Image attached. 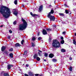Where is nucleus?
Masks as SVG:
<instances>
[{
  "instance_id": "nucleus-1",
  "label": "nucleus",
  "mask_w": 76,
  "mask_h": 76,
  "mask_svg": "<svg viewBox=\"0 0 76 76\" xmlns=\"http://www.w3.org/2000/svg\"><path fill=\"white\" fill-rule=\"evenodd\" d=\"M0 13L4 18L6 19L10 16L11 12L9 8L6 7L2 6L0 9Z\"/></svg>"
},
{
  "instance_id": "nucleus-2",
  "label": "nucleus",
  "mask_w": 76,
  "mask_h": 76,
  "mask_svg": "<svg viewBox=\"0 0 76 76\" xmlns=\"http://www.w3.org/2000/svg\"><path fill=\"white\" fill-rule=\"evenodd\" d=\"M22 20L23 22V23L20 24L19 26V31H23V29H25L27 26V23H26L25 20L23 19V18H22Z\"/></svg>"
},
{
  "instance_id": "nucleus-3",
  "label": "nucleus",
  "mask_w": 76,
  "mask_h": 76,
  "mask_svg": "<svg viewBox=\"0 0 76 76\" xmlns=\"http://www.w3.org/2000/svg\"><path fill=\"white\" fill-rule=\"evenodd\" d=\"M53 13H54V10L52 8L51 10V12L48 13V18L50 19V21H54L55 20V17H54V16L51 15V14H53Z\"/></svg>"
},
{
  "instance_id": "nucleus-4",
  "label": "nucleus",
  "mask_w": 76,
  "mask_h": 76,
  "mask_svg": "<svg viewBox=\"0 0 76 76\" xmlns=\"http://www.w3.org/2000/svg\"><path fill=\"white\" fill-rule=\"evenodd\" d=\"M52 45L53 47H55V48H59L60 47V44L59 42L57 40H54L53 41L52 43Z\"/></svg>"
},
{
  "instance_id": "nucleus-5",
  "label": "nucleus",
  "mask_w": 76,
  "mask_h": 76,
  "mask_svg": "<svg viewBox=\"0 0 76 76\" xmlns=\"http://www.w3.org/2000/svg\"><path fill=\"white\" fill-rule=\"evenodd\" d=\"M11 67H13V65L12 64H9L7 65V69L8 70H10Z\"/></svg>"
},
{
  "instance_id": "nucleus-6",
  "label": "nucleus",
  "mask_w": 76,
  "mask_h": 76,
  "mask_svg": "<svg viewBox=\"0 0 76 76\" xmlns=\"http://www.w3.org/2000/svg\"><path fill=\"white\" fill-rule=\"evenodd\" d=\"M42 33L43 35H46V34H47V32L44 29L43 30Z\"/></svg>"
},
{
  "instance_id": "nucleus-7",
  "label": "nucleus",
  "mask_w": 76,
  "mask_h": 76,
  "mask_svg": "<svg viewBox=\"0 0 76 76\" xmlns=\"http://www.w3.org/2000/svg\"><path fill=\"white\" fill-rule=\"evenodd\" d=\"M54 56V55L53 53H50L49 55V56L50 58H52Z\"/></svg>"
},
{
  "instance_id": "nucleus-8",
  "label": "nucleus",
  "mask_w": 76,
  "mask_h": 76,
  "mask_svg": "<svg viewBox=\"0 0 76 76\" xmlns=\"http://www.w3.org/2000/svg\"><path fill=\"white\" fill-rule=\"evenodd\" d=\"M30 15H31L32 16H38V15L35 14H32V12H30Z\"/></svg>"
},
{
  "instance_id": "nucleus-9",
  "label": "nucleus",
  "mask_w": 76,
  "mask_h": 76,
  "mask_svg": "<svg viewBox=\"0 0 76 76\" xmlns=\"http://www.w3.org/2000/svg\"><path fill=\"white\" fill-rule=\"evenodd\" d=\"M5 49H6V47L4 46H2L1 48V50L2 51H3L4 50H5Z\"/></svg>"
},
{
  "instance_id": "nucleus-10",
  "label": "nucleus",
  "mask_w": 76,
  "mask_h": 76,
  "mask_svg": "<svg viewBox=\"0 0 76 76\" xmlns=\"http://www.w3.org/2000/svg\"><path fill=\"white\" fill-rule=\"evenodd\" d=\"M39 10L40 12H41L42 10V5H41L39 7Z\"/></svg>"
},
{
  "instance_id": "nucleus-11",
  "label": "nucleus",
  "mask_w": 76,
  "mask_h": 76,
  "mask_svg": "<svg viewBox=\"0 0 76 76\" xmlns=\"http://www.w3.org/2000/svg\"><path fill=\"white\" fill-rule=\"evenodd\" d=\"M18 12L17 11H14L13 12L14 15H15V16H17L18 15Z\"/></svg>"
},
{
  "instance_id": "nucleus-12",
  "label": "nucleus",
  "mask_w": 76,
  "mask_h": 76,
  "mask_svg": "<svg viewBox=\"0 0 76 76\" xmlns=\"http://www.w3.org/2000/svg\"><path fill=\"white\" fill-rule=\"evenodd\" d=\"M34 58H37L38 57V54H35L34 56Z\"/></svg>"
},
{
  "instance_id": "nucleus-13",
  "label": "nucleus",
  "mask_w": 76,
  "mask_h": 76,
  "mask_svg": "<svg viewBox=\"0 0 76 76\" xmlns=\"http://www.w3.org/2000/svg\"><path fill=\"white\" fill-rule=\"evenodd\" d=\"M15 47H20V45L19 43H17L15 45Z\"/></svg>"
},
{
  "instance_id": "nucleus-14",
  "label": "nucleus",
  "mask_w": 76,
  "mask_h": 76,
  "mask_svg": "<svg viewBox=\"0 0 76 76\" xmlns=\"http://www.w3.org/2000/svg\"><path fill=\"white\" fill-rule=\"evenodd\" d=\"M29 74L30 76H34V75L32 72H30L29 73Z\"/></svg>"
},
{
  "instance_id": "nucleus-15",
  "label": "nucleus",
  "mask_w": 76,
  "mask_h": 76,
  "mask_svg": "<svg viewBox=\"0 0 76 76\" xmlns=\"http://www.w3.org/2000/svg\"><path fill=\"white\" fill-rule=\"evenodd\" d=\"M46 31L48 32H50V31H51V29L50 28H47Z\"/></svg>"
},
{
  "instance_id": "nucleus-16",
  "label": "nucleus",
  "mask_w": 76,
  "mask_h": 76,
  "mask_svg": "<svg viewBox=\"0 0 76 76\" xmlns=\"http://www.w3.org/2000/svg\"><path fill=\"white\" fill-rule=\"evenodd\" d=\"M61 52H62V53H64V52H66V50L64 49H62L61 50Z\"/></svg>"
},
{
  "instance_id": "nucleus-17",
  "label": "nucleus",
  "mask_w": 76,
  "mask_h": 76,
  "mask_svg": "<svg viewBox=\"0 0 76 76\" xmlns=\"http://www.w3.org/2000/svg\"><path fill=\"white\" fill-rule=\"evenodd\" d=\"M4 76H10L9 75V73H5V74H4Z\"/></svg>"
},
{
  "instance_id": "nucleus-18",
  "label": "nucleus",
  "mask_w": 76,
  "mask_h": 76,
  "mask_svg": "<svg viewBox=\"0 0 76 76\" xmlns=\"http://www.w3.org/2000/svg\"><path fill=\"white\" fill-rule=\"evenodd\" d=\"M10 56L11 58H13V54L12 53H10Z\"/></svg>"
},
{
  "instance_id": "nucleus-19",
  "label": "nucleus",
  "mask_w": 76,
  "mask_h": 76,
  "mask_svg": "<svg viewBox=\"0 0 76 76\" xmlns=\"http://www.w3.org/2000/svg\"><path fill=\"white\" fill-rule=\"evenodd\" d=\"M72 67L71 66L70 67L69 69V71H70V72H72Z\"/></svg>"
},
{
  "instance_id": "nucleus-20",
  "label": "nucleus",
  "mask_w": 76,
  "mask_h": 76,
  "mask_svg": "<svg viewBox=\"0 0 76 76\" xmlns=\"http://www.w3.org/2000/svg\"><path fill=\"white\" fill-rule=\"evenodd\" d=\"M31 46L32 47H35V44L33 42H31Z\"/></svg>"
},
{
  "instance_id": "nucleus-21",
  "label": "nucleus",
  "mask_w": 76,
  "mask_h": 76,
  "mask_svg": "<svg viewBox=\"0 0 76 76\" xmlns=\"http://www.w3.org/2000/svg\"><path fill=\"white\" fill-rule=\"evenodd\" d=\"M57 61V59L55 58L53 59L52 60V61H53V62H56Z\"/></svg>"
},
{
  "instance_id": "nucleus-22",
  "label": "nucleus",
  "mask_w": 76,
  "mask_h": 76,
  "mask_svg": "<svg viewBox=\"0 0 76 76\" xmlns=\"http://www.w3.org/2000/svg\"><path fill=\"white\" fill-rule=\"evenodd\" d=\"M61 43L62 44H64V40H62L61 42Z\"/></svg>"
},
{
  "instance_id": "nucleus-23",
  "label": "nucleus",
  "mask_w": 76,
  "mask_h": 76,
  "mask_svg": "<svg viewBox=\"0 0 76 76\" xmlns=\"http://www.w3.org/2000/svg\"><path fill=\"white\" fill-rule=\"evenodd\" d=\"M44 56L45 57H48V53H45Z\"/></svg>"
},
{
  "instance_id": "nucleus-24",
  "label": "nucleus",
  "mask_w": 76,
  "mask_h": 76,
  "mask_svg": "<svg viewBox=\"0 0 76 76\" xmlns=\"http://www.w3.org/2000/svg\"><path fill=\"white\" fill-rule=\"evenodd\" d=\"M5 73L4 72V71L2 72L1 73V75H4V74H5Z\"/></svg>"
},
{
  "instance_id": "nucleus-25",
  "label": "nucleus",
  "mask_w": 76,
  "mask_h": 76,
  "mask_svg": "<svg viewBox=\"0 0 76 76\" xmlns=\"http://www.w3.org/2000/svg\"><path fill=\"white\" fill-rule=\"evenodd\" d=\"M14 4H18V1L17 0H15L14 1Z\"/></svg>"
},
{
  "instance_id": "nucleus-26",
  "label": "nucleus",
  "mask_w": 76,
  "mask_h": 76,
  "mask_svg": "<svg viewBox=\"0 0 76 76\" xmlns=\"http://www.w3.org/2000/svg\"><path fill=\"white\" fill-rule=\"evenodd\" d=\"M27 54V51L26 50L24 51L23 55H26Z\"/></svg>"
},
{
  "instance_id": "nucleus-27",
  "label": "nucleus",
  "mask_w": 76,
  "mask_h": 76,
  "mask_svg": "<svg viewBox=\"0 0 76 76\" xmlns=\"http://www.w3.org/2000/svg\"><path fill=\"white\" fill-rule=\"evenodd\" d=\"M37 61H39V60H40V58L38 57H37Z\"/></svg>"
},
{
  "instance_id": "nucleus-28",
  "label": "nucleus",
  "mask_w": 76,
  "mask_h": 76,
  "mask_svg": "<svg viewBox=\"0 0 76 76\" xmlns=\"http://www.w3.org/2000/svg\"><path fill=\"white\" fill-rule=\"evenodd\" d=\"M48 7L49 8H51L52 7H53V6H52V5H50L49 6H48Z\"/></svg>"
},
{
  "instance_id": "nucleus-29",
  "label": "nucleus",
  "mask_w": 76,
  "mask_h": 76,
  "mask_svg": "<svg viewBox=\"0 0 76 76\" xmlns=\"http://www.w3.org/2000/svg\"><path fill=\"white\" fill-rule=\"evenodd\" d=\"M59 15L60 16H64V14L61 13H60L59 14Z\"/></svg>"
},
{
  "instance_id": "nucleus-30",
  "label": "nucleus",
  "mask_w": 76,
  "mask_h": 76,
  "mask_svg": "<svg viewBox=\"0 0 76 76\" xmlns=\"http://www.w3.org/2000/svg\"><path fill=\"white\" fill-rule=\"evenodd\" d=\"M64 6L66 7H69V6L67 5L66 4H64Z\"/></svg>"
},
{
  "instance_id": "nucleus-31",
  "label": "nucleus",
  "mask_w": 76,
  "mask_h": 76,
  "mask_svg": "<svg viewBox=\"0 0 76 76\" xmlns=\"http://www.w3.org/2000/svg\"><path fill=\"white\" fill-rule=\"evenodd\" d=\"M9 51H13V48H11L9 50Z\"/></svg>"
},
{
  "instance_id": "nucleus-32",
  "label": "nucleus",
  "mask_w": 76,
  "mask_h": 76,
  "mask_svg": "<svg viewBox=\"0 0 76 76\" xmlns=\"http://www.w3.org/2000/svg\"><path fill=\"white\" fill-rule=\"evenodd\" d=\"M65 12L66 13H69V11L68 10H65Z\"/></svg>"
},
{
  "instance_id": "nucleus-33",
  "label": "nucleus",
  "mask_w": 76,
  "mask_h": 76,
  "mask_svg": "<svg viewBox=\"0 0 76 76\" xmlns=\"http://www.w3.org/2000/svg\"><path fill=\"white\" fill-rule=\"evenodd\" d=\"M32 40L33 41H35V38L34 37H33L32 38Z\"/></svg>"
},
{
  "instance_id": "nucleus-34",
  "label": "nucleus",
  "mask_w": 76,
  "mask_h": 76,
  "mask_svg": "<svg viewBox=\"0 0 76 76\" xmlns=\"http://www.w3.org/2000/svg\"><path fill=\"white\" fill-rule=\"evenodd\" d=\"M16 21H14L13 22V24L14 25H16Z\"/></svg>"
},
{
  "instance_id": "nucleus-35",
  "label": "nucleus",
  "mask_w": 76,
  "mask_h": 76,
  "mask_svg": "<svg viewBox=\"0 0 76 76\" xmlns=\"http://www.w3.org/2000/svg\"><path fill=\"white\" fill-rule=\"evenodd\" d=\"M24 42V41L23 40H22L21 41V44H23V42Z\"/></svg>"
},
{
  "instance_id": "nucleus-36",
  "label": "nucleus",
  "mask_w": 76,
  "mask_h": 76,
  "mask_svg": "<svg viewBox=\"0 0 76 76\" xmlns=\"http://www.w3.org/2000/svg\"><path fill=\"white\" fill-rule=\"evenodd\" d=\"M40 39H41V37L38 38V40H40Z\"/></svg>"
},
{
  "instance_id": "nucleus-37",
  "label": "nucleus",
  "mask_w": 76,
  "mask_h": 76,
  "mask_svg": "<svg viewBox=\"0 0 76 76\" xmlns=\"http://www.w3.org/2000/svg\"><path fill=\"white\" fill-rule=\"evenodd\" d=\"M9 31L10 33H12V30H10Z\"/></svg>"
},
{
  "instance_id": "nucleus-38",
  "label": "nucleus",
  "mask_w": 76,
  "mask_h": 76,
  "mask_svg": "<svg viewBox=\"0 0 76 76\" xmlns=\"http://www.w3.org/2000/svg\"><path fill=\"white\" fill-rule=\"evenodd\" d=\"M8 39H10V36H8Z\"/></svg>"
},
{
  "instance_id": "nucleus-39",
  "label": "nucleus",
  "mask_w": 76,
  "mask_h": 76,
  "mask_svg": "<svg viewBox=\"0 0 76 76\" xmlns=\"http://www.w3.org/2000/svg\"><path fill=\"white\" fill-rule=\"evenodd\" d=\"M38 54L39 56H41V54H40V53H39V52H38Z\"/></svg>"
},
{
  "instance_id": "nucleus-40",
  "label": "nucleus",
  "mask_w": 76,
  "mask_h": 76,
  "mask_svg": "<svg viewBox=\"0 0 76 76\" xmlns=\"http://www.w3.org/2000/svg\"><path fill=\"white\" fill-rule=\"evenodd\" d=\"M61 39H64L63 37H61Z\"/></svg>"
},
{
  "instance_id": "nucleus-41",
  "label": "nucleus",
  "mask_w": 76,
  "mask_h": 76,
  "mask_svg": "<svg viewBox=\"0 0 76 76\" xmlns=\"http://www.w3.org/2000/svg\"><path fill=\"white\" fill-rule=\"evenodd\" d=\"M25 76H28V75L26 74H25Z\"/></svg>"
},
{
  "instance_id": "nucleus-42",
  "label": "nucleus",
  "mask_w": 76,
  "mask_h": 76,
  "mask_svg": "<svg viewBox=\"0 0 76 76\" xmlns=\"http://www.w3.org/2000/svg\"><path fill=\"white\" fill-rule=\"evenodd\" d=\"M66 34V32L65 31H64L63 32V34Z\"/></svg>"
},
{
  "instance_id": "nucleus-43",
  "label": "nucleus",
  "mask_w": 76,
  "mask_h": 76,
  "mask_svg": "<svg viewBox=\"0 0 76 76\" xmlns=\"http://www.w3.org/2000/svg\"><path fill=\"white\" fill-rule=\"evenodd\" d=\"M26 67H28V66H29V65H28V64H27L26 65Z\"/></svg>"
},
{
  "instance_id": "nucleus-44",
  "label": "nucleus",
  "mask_w": 76,
  "mask_h": 76,
  "mask_svg": "<svg viewBox=\"0 0 76 76\" xmlns=\"http://www.w3.org/2000/svg\"><path fill=\"white\" fill-rule=\"evenodd\" d=\"M35 76H38V74H36L35 75Z\"/></svg>"
},
{
  "instance_id": "nucleus-45",
  "label": "nucleus",
  "mask_w": 76,
  "mask_h": 76,
  "mask_svg": "<svg viewBox=\"0 0 76 76\" xmlns=\"http://www.w3.org/2000/svg\"><path fill=\"white\" fill-rule=\"evenodd\" d=\"M69 60H72V58H70Z\"/></svg>"
},
{
  "instance_id": "nucleus-46",
  "label": "nucleus",
  "mask_w": 76,
  "mask_h": 76,
  "mask_svg": "<svg viewBox=\"0 0 76 76\" xmlns=\"http://www.w3.org/2000/svg\"><path fill=\"white\" fill-rule=\"evenodd\" d=\"M38 51L40 52V53H42V51L39 50H38Z\"/></svg>"
},
{
  "instance_id": "nucleus-47",
  "label": "nucleus",
  "mask_w": 76,
  "mask_h": 76,
  "mask_svg": "<svg viewBox=\"0 0 76 76\" xmlns=\"http://www.w3.org/2000/svg\"><path fill=\"white\" fill-rule=\"evenodd\" d=\"M39 32H38V36H39Z\"/></svg>"
},
{
  "instance_id": "nucleus-48",
  "label": "nucleus",
  "mask_w": 76,
  "mask_h": 76,
  "mask_svg": "<svg viewBox=\"0 0 76 76\" xmlns=\"http://www.w3.org/2000/svg\"><path fill=\"white\" fill-rule=\"evenodd\" d=\"M51 38H50L49 39V41H51Z\"/></svg>"
},
{
  "instance_id": "nucleus-49",
  "label": "nucleus",
  "mask_w": 76,
  "mask_h": 76,
  "mask_svg": "<svg viewBox=\"0 0 76 76\" xmlns=\"http://www.w3.org/2000/svg\"><path fill=\"white\" fill-rule=\"evenodd\" d=\"M3 25H1L0 26V27H1H1H3Z\"/></svg>"
},
{
  "instance_id": "nucleus-50",
  "label": "nucleus",
  "mask_w": 76,
  "mask_h": 76,
  "mask_svg": "<svg viewBox=\"0 0 76 76\" xmlns=\"http://www.w3.org/2000/svg\"><path fill=\"white\" fill-rule=\"evenodd\" d=\"M44 61H46V59H44Z\"/></svg>"
},
{
  "instance_id": "nucleus-51",
  "label": "nucleus",
  "mask_w": 76,
  "mask_h": 76,
  "mask_svg": "<svg viewBox=\"0 0 76 76\" xmlns=\"http://www.w3.org/2000/svg\"><path fill=\"white\" fill-rule=\"evenodd\" d=\"M54 3H56V1H54Z\"/></svg>"
},
{
  "instance_id": "nucleus-52",
  "label": "nucleus",
  "mask_w": 76,
  "mask_h": 76,
  "mask_svg": "<svg viewBox=\"0 0 76 76\" xmlns=\"http://www.w3.org/2000/svg\"><path fill=\"white\" fill-rule=\"evenodd\" d=\"M75 36H76V33H75Z\"/></svg>"
},
{
  "instance_id": "nucleus-53",
  "label": "nucleus",
  "mask_w": 76,
  "mask_h": 76,
  "mask_svg": "<svg viewBox=\"0 0 76 76\" xmlns=\"http://www.w3.org/2000/svg\"><path fill=\"white\" fill-rule=\"evenodd\" d=\"M70 14H72V13H71V12H70Z\"/></svg>"
},
{
  "instance_id": "nucleus-54",
  "label": "nucleus",
  "mask_w": 76,
  "mask_h": 76,
  "mask_svg": "<svg viewBox=\"0 0 76 76\" xmlns=\"http://www.w3.org/2000/svg\"><path fill=\"white\" fill-rule=\"evenodd\" d=\"M13 62H14V61H13Z\"/></svg>"
},
{
  "instance_id": "nucleus-55",
  "label": "nucleus",
  "mask_w": 76,
  "mask_h": 76,
  "mask_svg": "<svg viewBox=\"0 0 76 76\" xmlns=\"http://www.w3.org/2000/svg\"><path fill=\"white\" fill-rule=\"evenodd\" d=\"M23 6H24L23 5Z\"/></svg>"
},
{
  "instance_id": "nucleus-56",
  "label": "nucleus",
  "mask_w": 76,
  "mask_h": 76,
  "mask_svg": "<svg viewBox=\"0 0 76 76\" xmlns=\"http://www.w3.org/2000/svg\"><path fill=\"white\" fill-rule=\"evenodd\" d=\"M36 63H37V62H36Z\"/></svg>"
}]
</instances>
